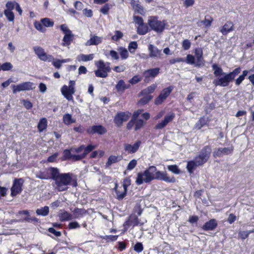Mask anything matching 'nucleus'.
Here are the masks:
<instances>
[{
	"label": "nucleus",
	"instance_id": "nucleus-1",
	"mask_svg": "<svg viewBox=\"0 0 254 254\" xmlns=\"http://www.w3.org/2000/svg\"><path fill=\"white\" fill-rule=\"evenodd\" d=\"M212 151L211 147L209 145L204 146L200 151L199 154L196 156L193 160L188 162L187 169L191 173L193 170L196 167L201 166L208 160Z\"/></svg>",
	"mask_w": 254,
	"mask_h": 254
},
{
	"label": "nucleus",
	"instance_id": "nucleus-2",
	"mask_svg": "<svg viewBox=\"0 0 254 254\" xmlns=\"http://www.w3.org/2000/svg\"><path fill=\"white\" fill-rule=\"evenodd\" d=\"M241 71L240 67L234 69L232 72L228 73H225L213 81V83L215 86H220L222 87L227 86L229 83L232 81L236 76L239 74Z\"/></svg>",
	"mask_w": 254,
	"mask_h": 254
},
{
	"label": "nucleus",
	"instance_id": "nucleus-3",
	"mask_svg": "<svg viewBox=\"0 0 254 254\" xmlns=\"http://www.w3.org/2000/svg\"><path fill=\"white\" fill-rule=\"evenodd\" d=\"M156 171V167L151 166L143 172L138 173L135 181L136 184L140 185L143 183H149L152 180H154Z\"/></svg>",
	"mask_w": 254,
	"mask_h": 254
},
{
	"label": "nucleus",
	"instance_id": "nucleus-4",
	"mask_svg": "<svg viewBox=\"0 0 254 254\" xmlns=\"http://www.w3.org/2000/svg\"><path fill=\"white\" fill-rule=\"evenodd\" d=\"M156 171V167L151 166L143 172L138 173L135 181L136 184L140 185L143 183H149L152 180H154Z\"/></svg>",
	"mask_w": 254,
	"mask_h": 254
},
{
	"label": "nucleus",
	"instance_id": "nucleus-5",
	"mask_svg": "<svg viewBox=\"0 0 254 254\" xmlns=\"http://www.w3.org/2000/svg\"><path fill=\"white\" fill-rule=\"evenodd\" d=\"M72 174H61L60 176L55 181L56 188L60 191L67 190L68 187L72 180Z\"/></svg>",
	"mask_w": 254,
	"mask_h": 254
},
{
	"label": "nucleus",
	"instance_id": "nucleus-6",
	"mask_svg": "<svg viewBox=\"0 0 254 254\" xmlns=\"http://www.w3.org/2000/svg\"><path fill=\"white\" fill-rule=\"evenodd\" d=\"M95 65L98 68L95 71L96 76L98 77H106L108 76V73L111 71L110 64L99 60L95 62Z\"/></svg>",
	"mask_w": 254,
	"mask_h": 254
},
{
	"label": "nucleus",
	"instance_id": "nucleus-7",
	"mask_svg": "<svg viewBox=\"0 0 254 254\" xmlns=\"http://www.w3.org/2000/svg\"><path fill=\"white\" fill-rule=\"evenodd\" d=\"M147 23L152 30L157 33H161L166 25L165 21L158 20L155 16L149 17Z\"/></svg>",
	"mask_w": 254,
	"mask_h": 254
},
{
	"label": "nucleus",
	"instance_id": "nucleus-8",
	"mask_svg": "<svg viewBox=\"0 0 254 254\" xmlns=\"http://www.w3.org/2000/svg\"><path fill=\"white\" fill-rule=\"evenodd\" d=\"M60 28L64 34L62 44L64 46H68L73 40L74 35L65 24L61 25Z\"/></svg>",
	"mask_w": 254,
	"mask_h": 254
},
{
	"label": "nucleus",
	"instance_id": "nucleus-9",
	"mask_svg": "<svg viewBox=\"0 0 254 254\" xmlns=\"http://www.w3.org/2000/svg\"><path fill=\"white\" fill-rule=\"evenodd\" d=\"M23 183L24 181L21 178L14 179L12 186L11 188V196H16L22 191V187Z\"/></svg>",
	"mask_w": 254,
	"mask_h": 254
},
{
	"label": "nucleus",
	"instance_id": "nucleus-10",
	"mask_svg": "<svg viewBox=\"0 0 254 254\" xmlns=\"http://www.w3.org/2000/svg\"><path fill=\"white\" fill-rule=\"evenodd\" d=\"M33 49L36 54L41 60L49 62L54 60V57L51 55H48L42 48L40 47H34Z\"/></svg>",
	"mask_w": 254,
	"mask_h": 254
},
{
	"label": "nucleus",
	"instance_id": "nucleus-11",
	"mask_svg": "<svg viewBox=\"0 0 254 254\" xmlns=\"http://www.w3.org/2000/svg\"><path fill=\"white\" fill-rule=\"evenodd\" d=\"M175 117V115L174 113H170L166 115L161 122L155 125V129H161L164 128L169 123L171 122L174 120Z\"/></svg>",
	"mask_w": 254,
	"mask_h": 254
},
{
	"label": "nucleus",
	"instance_id": "nucleus-12",
	"mask_svg": "<svg viewBox=\"0 0 254 254\" xmlns=\"http://www.w3.org/2000/svg\"><path fill=\"white\" fill-rule=\"evenodd\" d=\"M173 89L172 86H169L162 90L159 95L155 100V104L156 105L161 104L169 96Z\"/></svg>",
	"mask_w": 254,
	"mask_h": 254
},
{
	"label": "nucleus",
	"instance_id": "nucleus-13",
	"mask_svg": "<svg viewBox=\"0 0 254 254\" xmlns=\"http://www.w3.org/2000/svg\"><path fill=\"white\" fill-rule=\"evenodd\" d=\"M160 68L155 67L145 70L143 73V76L144 77V81L148 82L151 79L155 77L159 73Z\"/></svg>",
	"mask_w": 254,
	"mask_h": 254
},
{
	"label": "nucleus",
	"instance_id": "nucleus-14",
	"mask_svg": "<svg viewBox=\"0 0 254 254\" xmlns=\"http://www.w3.org/2000/svg\"><path fill=\"white\" fill-rule=\"evenodd\" d=\"M155 179L164 181L168 183H174L175 178L172 177H169L166 172H161L156 169L155 175Z\"/></svg>",
	"mask_w": 254,
	"mask_h": 254
},
{
	"label": "nucleus",
	"instance_id": "nucleus-15",
	"mask_svg": "<svg viewBox=\"0 0 254 254\" xmlns=\"http://www.w3.org/2000/svg\"><path fill=\"white\" fill-rule=\"evenodd\" d=\"M130 114L129 112H121L118 113L114 118V122L116 125L120 127L123 123L126 122L129 119Z\"/></svg>",
	"mask_w": 254,
	"mask_h": 254
},
{
	"label": "nucleus",
	"instance_id": "nucleus-16",
	"mask_svg": "<svg viewBox=\"0 0 254 254\" xmlns=\"http://www.w3.org/2000/svg\"><path fill=\"white\" fill-rule=\"evenodd\" d=\"M194 58L196 60V66H203L205 61L203 58V51L201 48H197L194 50Z\"/></svg>",
	"mask_w": 254,
	"mask_h": 254
},
{
	"label": "nucleus",
	"instance_id": "nucleus-17",
	"mask_svg": "<svg viewBox=\"0 0 254 254\" xmlns=\"http://www.w3.org/2000/svg\"><path fill=\"white\" fill-rule=\"evenodd\" d=\"M148 49L149 57L156 59H160L162 58V54L161 50L158 49L153 45L149 44Z\"/></svg>",
	"mask_w": 254,
	"mask_h": 254
},
{
	"label": "nucleus",
	"instance_id": "nucleus-18",
	"mask_svg": "<svg viewBox=\"0 0 254 254\" xmlns=\"http://www.w3.org/2000/svg\"><path fill=\"white\" fill-rule=\"evenodd\" d=\"M233 151V147L218 148L214 150L213 153L214 157H220L224 155L231 154Z\"/></svg>",
	"mask_w": 254,
	"mask_h": 254
},
{
	"label": "nucleus",
	"instance_id": "nucleus-19",
	"mask_svg": "<svg viewBox=\"0 0 254 254\" xmlns=\"http://www.w3.org/2000/svg\"><path fill=\"white\" fill-rule=\"evenodd\" d=\"M63 96L68 101H73L72 95L75 93V88H70L67 85H64L61 88Z\"/></svg>",
	"mask_w": 254,
	"mask_h": 254
},
{
	"label": "nucleus",
	"instance_id": "nucleus-20",
	"mask_svg": "<svg viewBox=\"0 0 254 254\" xmlns=\"http://www.w3.org/2000/svg\"><path fill=\"white\" fill-rule=\"evenodd\" d=\"M107 131L106 129L101 125L93 126L88 127L87 132L89 134L97 133L98 134H103Z\"/></svg>",
	"mask_w": 254,
	"mask_h": 254
},
{
	"label": "nucleus",
	"instance_id": "nucleus-21",
	"mask_svg": "<svg viewBox=\"0 0 254 254\" xmlns=\"http://www.w3.org/2000/svg\"><path fill=\"white\" fill-rule=\"evenodd\" d=\"M141 144V141L140 140H137L133 144H125L124 148L125 150L127 151L128 153H133L135 152L139 148Z\"/></svg>",
	"mask_w": 254,
	"mask_h": 254
},
{
	"label": "nucleus",
	"instance_id": "nucleus-22",
	"mask_svg": "<svg viewBox=\"0 0 254 254\" xmlns=\"http://www.w3.org/2000/svg\"><path fill=\"white\" fill-rule=\"evenodd\" d=\"M102 37H99L95 35H91L90 39L85 43L86 46L97 45L102 43Z\"/></svg>",
	"mask_w": 254,
	"mask_h": 254
},
{
	"label": "nucleus",
	"instance_id": "nucleus-23",
	"mask_svg": "<svg viewBox=\"0 0 254 254\" xmlns=\"http://www.w3.org/2000/svg\"><path fill=\"white\" fill-rule=\"evenodd\" d=\"M130 185V180L127 179L124 180V183L123 184L124 191L122 193H120L119 191L116 190V192L117 195V198L119 200H122L126 196L127 194V188Z\"/></svg>",
	"mask_w": 254,
	"mask_h": 254
},
{
	"label": "nucleus",
	"instance_id": "nucleus-24",
	"mask_svg": "<svg viewBox=\"0 0 254 254\" xmlns=\"http://www.w3.org/2000/svg\"><path fill=\"white\" fill-rule=\"evenodd\" d=\"M233 30H234V24L231 21L226 22L220 29V31L224 35Z\"/></svg>",
	"mask_w": 254,
	"mask_h": 254
},
{
	"label": "nucleus",
	"instance_id": "nucleus-25",
	"mask_svg": "<svg viewBox=\"0 0 254 254\" xmlns=\"http://www.w3.org/2000/svg\"><path fill=\"white\" fill-rule=\"evenodd\" d=\"M47 173L50 176V179H52L55 181L60 176L61 174L60 173L59 170L56 168L51 167L47 169Z\"/></svg>",
	"mask_w": 254,
	"mask_h": 254
},
{
	"label": "nucleus",
	"instance_id": "nucleus-26",
	"mask_svg": "<svg viewBox=\"0 0 254 254\" xmlns=\"http://www.w3.org/2000/svg\"><path fill=\"white\" fill-rule=\"evenodd\" d=\"M217 226L216 221L214 219H211L209 221L206 222L202 226V229L205 231L213 230Z\"/></svg>",
	"mask_w": 254,
	"mask_h": 254
},
{
	"label": "nucleus",
	"instance_id": "nucleus-27",
	"mask_svg": "<svg viewBox=\"0 0 254 254\" xmlns=\"http://www.w3.org/2000/svg\"><path fill=\"white\" fill-rule=\"evenodd\" d=\"M58 215L61 221H68L72 219V215L64 210H61Z\"/></svg>",
	"mask_w": 254,
	"mask_h": 254
},
{
	"label": "nucleus",
	"instance_id": "nucleus-28",
	"mask_svg": "<svg viewBox=\"0 0 254 254\" xmlns=\"http://www.w3.org/2000/svg\"><path fill=\"white\" fill-rule=\"evenodd\" d=\"M129 87V85L127 86L123 80H120L116 86V89L118 92L123 93L126 89Z\"/></svg>",
	"mask_w": 254,
	"mask_h": 254
},
{
	"label": "nucleus",
	"instance_id": "nucleus-29",
	"mask_svg": "<svg viewBox=\"0 0 254 254\" xmlns=\"http://www.w3.org/2000/svg\"><path fill=\"white\" fill-rule=\"evenodd\" d=\"M157 87L156 84H153L147 87L146 88L142 90L139 94L140 95H148V94L153 93Z\"/></svg>",
	"mask_w": 254,
	"mask_h": 254
},
{
	"label": "nucleus",
	"instance_id": "nucleus-30",
	"mask_svg": "<svg viewBox=\"0 0 254 254\" xmlns=\"http://www.w3.org/2000/svg\"><path fill=\"white\" fill-rule=\"evenodd\" d=\"M213 18L209 15H206L205 16L204 19L203 20L199 21L197 23V24L198 26H201L203 24L206 27H209L211 25V23L213 21Z\"/></svg>",
	"mask_w": 254,
	"mask_h": 254
},
{
	"label": "nucleus",
	"instance_id": "nucleus-31",
	"mask_svg": "<svg viewBox=\"0 0 254 254\" xmlns=\"http://www.w3.org/2000/svg\"><path fill=\"white\" fill-rule=\"evenodd\" d=\"M212 67L214 70L213 73L215 76L217 77V78L222 75H223L226 73L223 71L222 68L216 64H213L212 66Z\"/></svg>",
	"mask_w": 254,
	"mask_h": 254
},
{
	"label": "nucleus",
	"instance_id": "nucleus-32",
	"mask_svg": "<svg viewBox=\"0 0 254 254\" xmlns=\"http://www.w3.org/2000/svg\"><path fill=\"white\" fill-rule=\"evenodd\" d=\"M94 57V55L93 54H91L89 55H84L80 54L77 57V60L78 61H83V62H87L91 61L93 59Z\"/></svg>",
	"mask_w": 254,
	"mask_h": 254
},
{
	"label": "nucleus",
	"instance_id": "nucleus-33",
	"mask_svg": "<svg viewBox=\"0 0 254 254\" xmlns=\"http://www.w3.org/2000/svg\"><path fill=\"white\" fill-rule=\"evenodd\" d=\"M74 218H78L82 217L87 213V211L84 209L76 208L73 211Z\"/></svg>",
	"mask_w": 254,
	"mask_h": 254
},
{
	"label": "nucleus",
	"instance_id": "nucleus-34",
	"mask_svg": "<svg viewBox=\"0 0 254 254\" xmlns=\"http://www.w3.org/2000/svg\"><path fill=\"white\" fill-rule=\"evenodd\" d=\"M75 122L76 120L73 119L72 116L68 113L64 114L63 116V123L66 125H69Z\"/></svg>",
	"mask_w": 254,
	"mask_h": 254
},
{
	"label": "nucleus",
	"instance_id": "nucleus-35",
	"mask_svg": "<svg viewBox=\"0 0 254 254\" xmlns=\"http://www.w3.org/2000/svg\"><path fill=\"white\" fill-rule=\"evenodd\" d=\"M249 72V70H244L243 71L242 74L240 75L236 80L235 84L237 86L240 85L243 80L245 79V77L248 75Z\"/></svg>",
	"mask_w": 254,
	"mask_h": 254
},
{
	"label": "nucleus",
	"instance_id": "nucleus-36",
	"mask_svg": "<svg viewBox=\"0 0 254 254\" xmlns=\"http://www.w3.org/2000/svg\"><path fill=\"white\" fill-rule=\"evenodd\" d=\"M47 127V120L46 118L41 119L38 125V128L40 132L43 131Z\"/></svg>",
	"mask_w": 254,
	"mask_h": 254
},
{
	"label": "nucleus",
	"instance_id": "nucleus-37",
	"mask_svg": "<svg viewBox=\"0 0 254 254\" xmlns=\"http://www.w3.org/2000/svg\"><path fill=\"white\" fill-rule=\"evenodd\" d=\"M148 30L147 25L143 23L138 26L137 32L139 35H144L148 32Z\"/></svg>",
	"mask_w": 254,
	"mask_h": 254
},
{
	"label": "nucleus",
	"instance_id": "nucleus-38",
	"mask_svg": "<svg viewBox=\"0 0 254 254\" xmlns=\"http://www.w3.org/2000/svg\"><path fill=\"white\" fill-rule=\"evenodd\" d=\"M121 160V157L116 156L112 155L110 156L108 159V161L106 163V166L109 167L112 164L118 162L119 161Z\"/></svg>",
	"mask_w": 254,
	"mask_h": 254
},
{
	"label": "nucleus",
	"instance_id": "nucleus-39",
	"mask_svg": "<svg viewBox=\"0 0 254 254\" xmlns=\"http://www.w3.org/2000/svg\"><path fill=\"white\" fill-rule=\"evenodd\" d=\"M38 215H42L43 216H47L49 212V208L47 206H45L39 209H37L36 211Z\"/></svg>",
	"mask_w": 254,
	"mask_h": 254
},
{
	"label": "nucleus",
	"instance_id": "nucleus-40",
	"mask_svg": "<svg viewBox=\"0 0 254 254\" xmlns=\"http://www.w3.org/2000/svg\"><path fill=\"white\" fill-rule=\"evenodd\" d=\"M41 23L44 25V27H51L54 26V21L49 18H44L41 19Z\"/></svg>",
	"mask_w": 254,
	"mask_h": 254
},
{
	"label": "nucleus",
	"instance_id": "nucleus-41",
	"mask_svg": "<svg viewBox=\"0 0 254 254\" xmlns=\"http://www.w3.org/2000/svg\"><path fill=\"white\" fill-rule=\"evenodd\" d=\"M24 91L32 90L35 88L33 83L28 81L20 83Z\"/></svg>",
	"mask_w": 254,
	"mask_h": 254
},
{
	"label": "nucleus",
	"instance_id": "nucleus-42",
	"mask_svg": "<svg viewBox=\"0 0 254 254\" xmlns=\"http://www.w3.org/2000/svg\"><path fill=\"white\" fill-rule=\"evenodd\" d=\"M118 51L119 52L121 57L122 59H126L128 57V53L127 50L123 47H120L118 49Z\"/></svg>",
	"mask_w": 254,
	"mask_h": 254
},
{
	"label": "nucleus",
	"instance_id": "nucleus-43",
	"mask_svg": "<svg viewBox=\"0 0 254 254\" xmlns=\"http://www.w3.org/2000/svg\"><path fill=\"white\" fill-rule=\"evenodd\" d=\"M152 96L151 95H146L140 99V100L138 102V104L140 106L145 105L152 99Z\"/></svg>",
	"mask_w": 254,
	"mask_h": 254
},
{
	"label": "nucleus",
	"instance_id": "nucleus-44",
	"mask_svg": "<svg viewBox=\"0 0 254 254\" xmlns=\"http://www.w3.org/2000/svg\"><path fill=\"white\" fill-rule=\"evenodd\" d=\"M34 27L39 31L41 32H45L46 30V29L44 27V25L41 23V22L35 21L34 23Z\"/></svg>",
	"mask_w": 254,
	"mask_h": 254
},
{
	"label": "nucleus",
	"instance_id": "nucleus-45",
	"mask_svg": "<svg viewBox=\"0 0 254 254\" xmlns=\"http://www.w3.org/2000/svg\"><path fill=\"white\" fill-rule=\"evenodd\" d=\"M145 122L141 119H137L134 121V129L137 130L142 127L145 125Z\"/></svg>",
	"mask_w": 254,
	"mask_h": 254
},
{
	"label": "nucleus",
	"instance_id": "nucleus-46",
	"mask_svg": "<svg viewBox=\"0 0 254 254\" xmlns=\"http://www.w3.org/2000/svg\"><path fill=\"white\" fill-rule=\"evenodd\" d=\"M185 62L190 64H194L196 66V60H195L194 57L191 55H188Z\"/></svg>",
	"mask_w": 254,
	"mask_h": 254
},
{
	"label": "nucleus",
	"instance_id": "nucleus-47",
	"mask_svg": "<svg viewBox=\"0 0 254 254\" xmlns=\"http://www.w3.org/2000/svg\"><path fill=\"white\" fill-rule=\"evenodd\" d=\"M4 14L9 21H13L14 19V15L12 11L4 10Z\"/></svg>",
	"mask_w": 254,
	"mask_h": 254
},
{
	"label": "nucleus",
	"instance_id": "nucleus-48",
	"mask_svg": "<svg viewBox=\"0 0 254 254\" xmlns=\"http://www.w3.org/2000/svg\"><path fill=\"white\" fill-rule=\"evenodd\" d=\"M137 46L138 45H137L136 42H135V41L131 42L129 44L128 47L129 51L131 53H134L135 52V50L137 48Z\"/></svg>",
	"mask_w": 254,
	"mask_h": 254
},
{
	"label": "nucleus",
	"instance_id": "nucleus-49",
	"mask_svg": "<svg viewBox=\"0 0 254 254\" xmlns=\"http://www.w3.org/2000/svg\"><path fill=\"white\" fill-rule=\"evenodd\" d=\"M36 178L42 179V180H47L50 179V176L49 173H47V169L46 172H41L39 174L36 175Z\"/></svg>",
	"mask_w": 254,
	"mask_h": 254
},
{
	"label": "nucleus",
	"instance_id": "nucleus-50",
	"mask_svg": "<svg viewBox=\"0 0 254 254\" xmlns=\"http://www.w3.org/2000/svg\"><path fill=\"white\" fill-rule=\"evenodd\" d=\"M132 8L136 12L139 14H140L141 15H143L145 14V11L144 8L139 4L135 5V6Z\"/></svg>",
	"mask_w": 254,
	"mask_h": 254
},
{
	"label": "nucleus",
	"instance_id": "nucleus-51",
	"mask_svg": "<svg viewBox=\"0 0 254 254\" xmlns=\"http://www.w3.org/2000/svg\"><path fill=\"white\" fill-rule=\"evenodd\" d=\"M115 33V35L112 37V39L114 41H118L123 36V33L120 31L117 30Z\"/></svg>",
	"mask_w": 254,
	"mask_h": 254
},
{
	"label": "nucleus",
	"instance_id": "nucleus-52",
	"mask_svg": "<svg viewBox=\"0 0 254 254\" xmlns=\"http://www.w3.org/2000/svg\"><path fill=\"white\" fill-rule=\"evenodd\" d=\"M168 169L175 174H179L181 172L177 165H169L168 166Z\"/></svg>",
	"mask_w": 254,
	"mask_h": 254
},
{
	"label": "nucleus",
	"instance_id": "nucleus-53",
	"mask_svg": "<svg viewBox=\"0 0 254 254\" xmlns=\"http://www.w3.org/2000/svg\"><path fill=\"white\" fill-rule=\"evenodd\" d=\"M139 223V219L136 216H133L130 217V220L129 221V224L130 225H132L133 226H136L138 225Z\"/></svg>",
	"mask_w": 254,
	"mask_h": 254
},
{
	"label": "nucleus",
	"instance_id": "nucleus-54",
	"mask_svg": "<svg viewBox=\"0 0 254 254\" xmlns=\"http://www.w3.org/2000/svg\"><path fill=\"white\" fill-rule=\"evenodd\" d=\"M95 147H96L95 146L92 145L91 144L87 145V147L84 146V152L83 153L84 156L86 157V156L90 152H91L92 150H93L95 148Z\"/></svg>",
	"mask_w": 254,
	"mask_h": 254
},
{
	"label": "nucleus",
	"instance_id": "nucleus-55",
	"mask_svg": "<svg viewBox=\"0 0 254 254\" xmlns=\"http://www.w3.org/2000/svg\"><path fill=\"white\" fill-rule=\"evenodd\" d=\"M206 124V121L204 118H201L198 122L195 125V127L198 129H200L202 127H203Z\"/></svg>",
	"mask_w": 254,
	"mask_h": 254
},
{
	"label": "nucleus",
	"instance_id": "nucleus-56",
	"mask_svg": "<svg viewBox=\"0 0 254 254\" xmlns=\"http://www.w3.org/2000/svg\"><path fill=\"white\" fill-rule=\"evenodd\" d=\"M16 4V2L15 1H8L6 3V9H5V10L8 11H11L12 9H13L15 8V6Z\"/></svg>",
	"mask_w": 254,
	"mask_h": 254
},
{
	"label": "nucleus",
	"instance_id": "nucleus-57",
	"mask_svg": "<svg viewBox=\"0 0 254 254\" xmlns=\"http://www.w3.org/2000/svg\"><path fill=\"white\" fill-rule=\"evenodd\" d=\"M12 91L14 94H15L17 92L24 91L21 84H17V85H13L12 86Z\"/></svg>",
	"mask_w": 254,
	"mask_h": 254
},
{
	"label": "nucleus",
	"instance_id": "nucleus-58",
	"mask_svg": "<svg viewBox=\"0 0 254 254\" xmlns=\"http://www.w3.org/2000/svg\"><path fill=\"white\" fill-rule=\"evenodd\" d=\"M12 68V65L10 63L6 62L2 64V70L3 71L10 70Z\"/></svg>",
	"mask_w": 254,
	"mask_h": 254
},
{
	"label": "nucleus",
	"instance_id": "nucleus-59",
	"mask_svg": "<svg viewBox=\"0 0 254 254\" xmlns=\"http://www.w3.org/2000/svg\"><path fill=\"white\" fill-rule=\"evenodd\" d=\"M133 21L134 22L137 24V25H138V26L139 25H141L142 24V23H143V19L142 18V17L139 16H136V15H134L133 16Z\"/></svg>",
	"mask_w": 254,
	"mask_h": 254
},
{
	"label": "nucleus",
	"instance_id": "nucleus-60",
	"mask_svg": "<svg viewBox=\"0 0 254 254\" xmlns=\"http://www.w3.org/2000/svg\"><path fill=\"white\" fill-rule=\"evenodd\" d=\"M136 164L137 161L136 160L133 159L131 160L127 165V169L128 170H132L136 166Z\"/></svg>",
	"mask_w": 254,
	"mask_h": 254
},
{
	"label": "nucleus",
	"instance_id": "nucleus-61",
	"mask_svg": "<svg viewBox=\"0 0 254 254\" xmlns=\"http://www.w3.org/2000/svg\"><path fill=\"white\" fill-rule=\"evenodd\" d=\"M143 247L141 243H137L134 246V250L137 253H140L143 251Z\"/></svg>",
	"mask_w": 254,
	"mask_h": 254
},
{
	"label": "nucleus",
	"instance_id": "nucleus-62",
	"mask_svg": "<svg viewBox=\"0 0 254 254\" xmlns=\"http://www.w3.org/2000/svg\"><path fill=\"white\" fill-rule=\"evenodd\" d=\"M250 233H251V232H249L248 231H240L239 232V236L242 239H245L249 236V235Z\"/></svg>",
	"mask_w": 254,
	"mask_h": 254
},
{
	"label": "nucleus",
	"instance_id": "nucleus-63",
	"mask_svg": "<svg viewBox=\"0 0 254 254\" xmlns=\"http://www.w3.org/2000/svg\"><path fill=\"white\" fill-rule=\"evenodd\" d=\"M85 157L82 153V154L79 155H72L71 156V160L74 161H77L79 160H81L82 159L84 158Z\"/></svg>",
	"mask_w": 254,
	"mask_h": 254
},
{
	"label": "nucleus",
	"instance_id": "nucleus-64",
	"mask_svg": "<svg viewBox=\"0 0 254 254\" xmlns=\"http://www.w3.org/2000/svg\"><path fill=\"white\" fill-rule=\"evenodd\" d=\"M190 47V42L188 39L183 41L182 43V47L185 50H187Z\"/></svg>",
	"mask_w": 254,
	"mask_h": 254
}]
</instances>
